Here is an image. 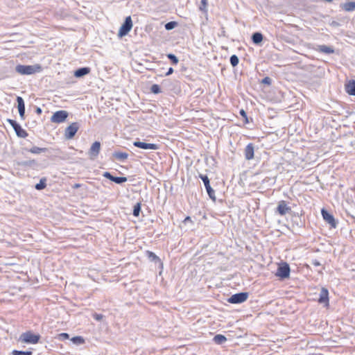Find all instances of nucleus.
Returning <instances> with one entry per match:
<instances>
[{
    "label": "nucleus",
    "instance_id": "1",
    "mask_svg": "<svg viewBox=\"0 0 355 355\" xmlns=\"http://www.w3.org/2000/svg\"><path fill=\"white\" fill-rule=\"evenodd\" d=\"M15 71L21 75H32L42 71V67L40 64L23 65L18 64L15 67Z\"/></svg>",
    "mask_w": 355,
    "mask_h": 355
},
{
    "label": "nucleus",
    "instance_id": "2",
    "mask_svg": "<svg viewBox=\"0 0 355 355\" xmlns=\"http://www.w3.org/2000/svg\"><path fill=\"white\" fill-rule=\"evenodd\" d=\"M40 334H35L31 331L22 333L19 336V340L27 344H36L40 339Z\"/></svg>",
    "mask_w": 355,
    "mask_h": 355
},
{
    "label": "nucleus",
    "instance_id": "3",
    "mask_svg": "<svg viewBox=\"0 0 355 355\" xmlns=\"http://www.w3.org/2000/svg\"><path fill=\"white\" fill-rule=\"evenodd\" d=\"M132 28V21L130 16H128L125 17L124 22L121 25L119 28L118 36L120 38L128 35V33L130 31Z\"/></svg>",
    "mask_w": 355,
    "mask_h": 355
},
{
    "label": "nucleus",
    "instance_id": "4",
    "mask_svg": "<svg viewBox=\"0 0 355 355\" xmlns=\"http://www.w3.org/2000/svg\"><path fill=\"white\" fill-rule=\"evenodd\" d=\"M290 272L291 269L289 265L284 262L278 266L275 275L281 279H284L289 277Z\"/></svg>",
    "mask_w": 355,
    "mask_h": 355
},
{
    "label": "nucleus",
    "instance_id": "5",
    "mask_svg": "<svg viewBox=\"0 0 355 355\" xmlns=\"http://www.w3.org/2000/svg\"><path fill=\"white\" fill-rule=\"evenodd\" d=\"M7 122L13 128L17 137L26 138L28 136L27 132L16 121L8 119Z\"/></svg>",
    "mask_w": 355,
    "mask_h": 355
},
{
    "label": "nucleus",
    "instance_id": "6",
    "mask_svg": "<svg viewBox=\"0 0 355 355\" xmlns=\"http://www.w3.org/2000/svg\"><path fill=\"white\" fill-rule=\"evenodd\" d=\"M199 178L202 180L209 197L216 201L215 191L210 186V182L207 175L199 174Z\"/></svg>",
    "mask_w": 355,
    "mask_h": 355
},
{
    "label": "nucleus",
    "instance_id": "7",
    "mask_svg": "<svg viewBox=\"0 0 355 355\" xmlns=\"http://www.w3.org/2000/svg\"><path fill=\"white\" fill-rule=\"evenodd\" d=\"M248 295L249 294L247 292L238 293L230 297L227 302L231 304H240L246 301Z\"/></svg>",
    "mask_w": 355,
    "mask_h": 355
},
{
    "label": "nucleus",
    "instance_id": "8",
    "mask_svg": "<svg viewBox=\"0 0 355 355\" xmlns=\"http://www.w3.org/2000/svg\"><path fill=\"white\" fill-rule=\"evenodd\" d=\"M69 113L66 110H58L51 116V121L55 123H61L67 119Z\"/></svg>",
    "mask_w": 355,
    "mask_h": 355
},
{
    "label": "nucleus",
    "instance_id": "9",
    "mask_svg": "<svg viewBox=\"0 0 355 355\" xmlns=\"http://www.w3.org/2000/svg\"><path fill=\"white\" fill-rule=\"evenodd\" d=\"M321 214L323 219L331 225V227L336 228L337 226V222L334 218V216L330 214L327 210L324 208H322L321 210Z\"/></svg>",
    "mask_w": 355,
    "mask_h": 355
},
{
    "label": "nucleus",
    "instance_id": "10",
    "mask_svg": "<svg viewBox=\"0 0 355 355\" xmlns=\"http://www.w3.org/2000/svg\"><path fill=\"white\" fill-rule=\"evenodd\" d=\"M100 150H101V143L97 141L94 142L88 152L89 159L92 160H94L98 155Z\"/></svg>",
    "mask_w": 355,
    "mask_h": 355
},
{
    "label": "nucleus",
    "instance_id": "11",
    "mask_svg": "<svg viewBox=\"0 0 355 355\" xmlns=\"http://www.w3.org/2000/svg\"><path fill=\"white\" fill-rule=\"evenodd\" d=\"M79 128V125L78 123H72L69 125L66 129L64 132V136L67 139H72L76 133L77 132Z\"/></svg>",
    "mask_w": 355,
    "mask_h": 355
},
{
    "label": "nucleus",
    "instance_id": "12",
    "mask_svg": "<svg viewBox=\"0 0 355 355\" xmlns=\"http://www.w3.org/2000/svg\"><path fill=\"white\" fill-rule=\"evenodd\" d=\"M133 145L144 150H157L158 149V145L155 144H148L144 141H135L133 142Z\"/></svg>",
    "mask_w": 355,
    "mask_h": 355
},
{
    "label": "nucleus",
    "instance_id": "13",
    "mask_svg": "<svg viewBox=\"0 0 355 355\" xmlns=\"http://www.w3.org/2000/svg\"><path fill=\"white\" fill-rule=\"evenodd\" d=\"M318 302L320 304H329V291L327 288L322 287L320 290Z\"/></svg>",
    "mask_w": 355,
    "mask_h": 355
},
{
    "label": "nucleus",
    "instance_id": "14",
    "mask_svg": "<svg viewBox=\"0 0 355 355\" xmlns=\"http://www.w3.org/2000/svg\"><path fill=\"white\" fill-rule=\"evenodd\" d=\"M291 207H288L286 201L281 200L279 202L278 206L277 207V211L281 216L285 215L286 213L291 211Z\"/></svg>",
    "mask_w": 355,
    "mask_h": 355
},
{
    "label": "nucleus",
    "instance_id": "15",
    "mask_svg": "<svg viewBox=\"0 0 355 355\" xmlns=\"http://www.w3.org/2000/svg\"><path fill=\"white\" fill-rule=\"evenodd\" d=\"M254 145L251 143L248 144L244 150L245 157L247 160H250L254 158Z\"/></svg>",
    "mask_w": 355,
    "mask_h": 355
},
{
    "label": "nucleus",
    "instance_id": "16",
    "mask_svg": "<svg viewBox=\"0 0 355 355\" xmlns=\"http://www.w3.org/2000/svg\"><path fill=\"white\" fill-rule=\"evenodd\" d=\"M112 157L115 158L116 160L123 162L128 157V154L125 152H121L115 150L112 153Z\"/></svg>",
    "mask_w": 355,
    "mask_h": 355
},
{
    "label": "nucleus",
    "instance_id": "17",
    "mask_svg": "<svg viewBox=\"0 0 355 355\" xmlns=\"http://www.w3.org/2000/svg\"><path fill=\"white\" fill-rule=\"evenodd\" d=\"M90 72V68L81 67L74 71V76L76 78H82Z\"/></svg>",
    "mask_w": 355,
    "mask_h": 355
},
{
    "label": "nucleus",
    "instance_id": "18",
    "mask_svg": "<svg viewBox=\"0 0 355 355\" xmlns=\"http://www.w3.org/2000/svg\"><path fill=\"white\" fill-rule=\"evenodd\" d=\"M346 92L352 96H355V80H349L345 85Z\"/></svg>",
    "mask_w": 355,
    "mask_h": 355
},
{
    "label": "nucleus",
    "instance_id": "19",
    "mask_svg": "<svg viewBox=\"0 0 355 355\" xmlns=\"http://www.w3.org/2000/svg\"><path fill=\"white\" fill-rule=\"evenodd\" d=\"M317 50L323 53L331 54L334 53V49L332 46H327V45H319L318 46Z\"/></svg>",
    "mask_w": 355,
    "mask_h": 355
},
{
    "label": "nucleus",
    "instance_id": "20",
    "mask_svg": "<svg viewBox=\"0 0 355 355\" xmlns=\"http://www.w3.org/2000/svg\"><path fill=\"white\" fill-rule=\"evenodd\" d=\"M251 39L254 44L259 45L263 41V36L261 33L255 32L252 35Z\"/></svg>",
    "mask_w": 355,
    "mask_h": 355
},
{
    "label": "nucleus",
    "instance_id": "21",
    "mask_svg": "<svg viewBox=\"0 0 355 355\" xmlns=\"http://www.w3.org/2000/svg\"><path fill=\"white\" fill-rule=\"evenodd\" d=\"M28 152L33 154H40L42 153H46L48 151L47 148H40L37 146H33L31 148L28 150Z\"/></svg>",
    "mask_w": 355,
    "mask_h": 355
},
{
    "label": "nucleus",
    "instance_id": "22",
    "mask_svg": "<svg viewBox=\"0 0 355 355\" xmlns=\"http://www.w3.org/2000/svg\"><path fill=\"white\" fill-rule=\"evenodd\" d=\"M213 340L218 345H222L227 340V338L222 334H217L214 337Z\"/></svg>",
    "mask_w": 355,
    "mask_h": 355
},
{
    "label": "nucleus",
    "instance_id": "23",
    "mask_svg": "<svg viewBox=\"0 0 355 355\" xmlns=\"http://www.w3.org/2000/svg\"><path fill=\"white\" fill-rule=\"evenodd\" d=\"M128 180L126 177H118L112 175V182H114L117 184H123L126 182Z\"/></svg>",
    "mask_w": 355,
    "mask_h": 355
},
{
    "label": "nucleus",
    "instance_id": "24",
    "mask_svg": "<svg viewBox=\"0 0 355 355\" xmlns=\"http://www.w3.org/2000/svg\"><path fill=\"white\" fill-rule=\"evenodd\" d=\"M343 8L346 11H353L355 10V1H348L343 5Z\"/></svg>",
    "mask_w": 355,
    "mask_h": 355
},
{
    "label": "nucleus",
    "instance_id": "25",
    "mask_svg": "<svg viewBox=\"0 0 355 355\" xmlns=\"http://www.w3.org/2000/svg\"><path fill=\"white\" fill-rule=\"evenodd\" d=\"M46 187V179L45 178H43L40 179V182L36 184L35 186V188L37 190H42Z\"/></svg>",
    "mask_w": 355,
    "mask_h": 355
},
{
    "label": "nucleus",
    "instance_id": "26",
    "mask_svg": "<svg viewBox=\"0 0 355 355\" xmlns=\"http://www.w3.org/2000/svg\"><path fill=\"white\" fill-rule=\"evenodd\" d=\"M146 254L148 255V259L150 261H152L155 263L161 261L160 259L154 252H150V251H146Z\"/></svg>",
    "mask_w": 355,
    "mask_h": 355
},
{
    "label": "nucleus",
    "instance_id": "27",
    "mask_svg": "<svg viewBox=\"0 0 355 355\" xmlns=\"http://www.w3.org/2000/svg\"><path fill=\"white\" fill-rule=\"evenodd\" d=\"M141 202H137L136 205H134L133 211H132V214L134 216L137 217L139 216V214L141 212Z\"/></svg>",
    "mask_w": 355,
    "mask_h": 355
},
{
    "label": "nucleus",
    "instance_id": "28",
    "mask_svg": "<svg viewBox=\"0 0 355 355\" xmlns=\"http://www.w3.org/2000/svg\"><path fill=\"white\" fill-rule=\"evenodd\" d=\"M36 164L35 159L22 161L18 163V165L21 166H33Z\"/></svg>",
    "mask_w": 355,
    "mask_h": 355
},
{
    "label": "nucleus",
    "instance_id": "29",
    "mask_svg": "<svg viewBox=\"0 0 355 355\" xmlns=\"http://www.w3.org/2000/svg\"><path fill=\"white\" fill-rule=\"evenodd\" d=\"M71 340L73 344L76 345H81L83 344L85 340L82 336H74L73 337Z\"/></svg>",
    "mask_w": 355,
    "mask_h": 355
},
{
    "label": "nucleus",
    "instance_id": "30",
    "mask_svg": "<svg viewBox=\"0 0 355 355\" xmlns=\"http://www.w3.org/2000/svg\"><path fill=\"white\" fill-rule=\"evenodd\" d=\"M230 64L232 67H236L239 62V59L236 55H232L230 58Z\"/></svg>",
    "mask_w": 355,
    "mask_h": 355
},
{
    "label": "nucleus",
    "instance_id": "31",
    "mask_svg": "<svg viewBox=\"0 0 355 355\" xmlns=\"http://www.w3.org/2000/svg\"><path fill=\"white\" fill-rule=\"evenodd\" d=\"M12 355H32L33 352L31 351H19V350H13L12 352Z\"/></svg>",
    "mask_w": 355,
    "mask_h": 355
},
{
    "label": "nucleus",
    "instance_id": "32",
    "mask_svg": "<svg viewBox=\"0 0 355 355\" xmlns=\"http://www.w3.org/2000/svg\"><path fill=\"white\" fill-rule=\"evenodd\" d=\"M167 57L173 64H177L179 62L178 57L173 53L168 54Z\"/></svg>",
    "mask_w": 355,
    "mask_h": 355
},
{
    "label": "nucleus",
    "instance_id": "33",
    "mask_svg": "<svg viewBox=\"0 0 355 355\" xmlns=\"http://www.w3.org/2000/svg\"><path fill=\"white\" fill-rule=\"evenodd\" d=\"M150 91L155 94H159L162 92L159 85L157 84H154L151 86Z\"/></svg>",
    "mask_w": 355,
    "mask_h": 355
},
{
    "label": "nucleus",
    "instance_id": "34",
    "mask_svg": "<svg viewBox=\"0 0 355 355\" xmlns=\"http://www.w3.org/2000/svg\"><path fill=\"white\" fill-rule=\"evenodd\" d=\"M17 107H18V109L25 108V103H24V101L22 98V97L17 96Z\"/></svg>",
    "mask_w": 355,
    "mask_h": 355
},
{
    "label": "nucleus",
    "instance_id": "35",
    "mask_svg": "<svg viewBox=\"0 0 355 355\" xmlns=\"http://www.w3.org/2000/svg\"><path fill=\"white\" fill-rule=\"evenodd\" d=\"M177 26V22L175 21H170L165 24V28L167 31H171L173 29Z\"/></svg>",
    "mask_w": 355,
    "mask_h": 355
},
{
    "label": "nucleus",
    "instance_id": "36",
    "mask_svg": "<svg viewBox=\"0 0 355 355\" xmlns=\"http://www.w3.org/2000/svg\"><path fill=\"white\" fill-rule=\"evenodd\" d=\"M261 83L265 85H270L272 83V79L270 77L266 76L262 79Z\"/></svg>",
    "mask_w": 355,
    "mask_h": 355
},
{
    "label": "nucleus",
    "instance_id": "37",
    "mask_svg": "<svg viewBox=\"0 0 355 355\" xmlns=\"http://www.w3.org/2000/svg\"><path fill=\"white\" fill-rule=\"evenodd\" d=\"M69 338V335L67 333H62L59 334V339L61 340H67Z\"/></svg>",
    "mask_w": 355,
    "mask_h": 355
},
{
    "label": "nucleus",
    "instance_id": "38",
    "mask_svg": "<svg viewBox=\"0 0 355 355\" xmlns=\"http://www.w3.org/2000/svg\"><path fill=\"white\" fill-rule=\"evenodd\" d=\"M19 116L21 119H25V108L18 109Z\"/></svg>",
    "mask_w": 355,
    "mask_h": 355
},
{
    "label": "nucleus",
    "instance_id": "39",
    "mask_svg": "<svg viewBox=\"0 0 355 355\" xmlns=\"http://www.w3.org/2000/svg\"><path fill=\"white\" fill-rule=\"evenodd\" d=\"M207 6V0H201V6H200V9L201 10H204Z\"/></svg>",
    "mask_w": 355,
    "mask_h": 355
},
{
    "label": "nucleus",
    "instance_id": "40",
    "mask_svg": "<svg viewBox=\"0 0 355 355\" xmlns=\"http://www.w3.org/2000/svg\"><path fill=\"white\" fill-rule=\"evenodd\" d=\"M330 26L333 27H338L340 26V24L336 21H332L331 22H330Z\"/></svg>",
    "mask_w": 355,
    "mask_h": 355
},
{
    "label": "nucleus",
    "instance_id": "41",
    "mask_svg": "<svg viewBox=\"0 0 355 355\" xmlns=\"http://www.w3.org/2000/svg\"><path fill=\"white\" fill-rule=\"evenodd\" d=\"M103 176L111 180V173L110 172H105Z\"/></svg>",
    "mask_w": 355,
    "mask_h": 355
},
{
    "label": "nucleus",
    "instance_id": "42",
    "mask_svg": "<svg viewBox=\"0 0 355 355\" xmlns=\"http://www.w3.org/2000/svg\"><path fill=\"white\" fill-rule=\"evenodd\" d=\"M239 113L243 118H246L247 114L244 110H241Z\"/></svg>",
    "mask_w": 355,
    "mask_h": 355
},
{
    "label": "nucleus",
    "instance_id": "43",
    "mask_svg": "<svg viewBox=\"0 0 355 355\" xmlns=\"http://www.w3.org/2000/svg\"><path fill=\"white\" fill-rule=\"evenodd\" d=\"M173 73V69L172 67H170L168 69V71L166 73V76H170L171 74H172Z\"/></svg>",
    "mask_w": 355,
    "mask_h": 355
},
{
    "label": "nucleus",
    "instance_id": "44",
    "mask_svg": "<svg viewBox=\"0 0 355 355\" xmlns=\"http://www.w3.org/2000/svg\"><path fill=\"white\" fill-rule=\"evenodd\" d=\"M312 264L315 266H319L321 265L320 263L319 262V261H318L316 259L312 261Z\"/></svg>",
    "mask_w": 355,
    "mask_h": 355
},
{
    "label": "nucleus",
    "instance_id": "45",
    "mask_svg": "<svg viewBox=\"0 0 355 355\" xmlns=\"http://www.w3.org/2000/svg\"><path fill=\"white\" fill-rule=\"evenodd\" d=\"M103 318V315H101V314H95L94 315V318L96 320H101Z\"/></svg>",
    "mask_w": 355,
    "mask_h": 355
},
{
    "label": "nucleus",
    "instance_id": "46",
    "mask_svg": "<svg viewBox=\"0 0 355 355\" xmlns=\"http://www.w3.org/2000/svg\"><path fill=\"white\" fill-rule=\"evenodd\" d=\"M42 112V110L40 107H37L36 108V113L38 114H40Z\"/></svg>",
    "mask_w": 355,
    "mask_h": 355
},
{
    "label": "nucleus",
    "instance_id": "47",
    "mask_svg": "<svg viewBox=\"0 0 355 355\" xmlns=\"http://www.w3.org/2000/svg\"><path fill=\"white\" fill-rule=\"evenodd\" d=\"M188 221H191V217L190 216H187L184 220V223H187Z\"/></svg>",
    "mask_w": 355,
    "mask_h": 355
},
{
    "label": "nucleus",
    "instance_id": "48",
    "mask_svg": "<svg viewBox=\"0 0 355 355\" xmlns=\"http://www.w3.org/2000/svg\"><path fill=\"white\" fill-rule=\"evenodd\" d=\"M245 119V123H248V116H246V118H244Z\"/></svg>",
    "mask_w": 355,
    "mask_h": 355
},
{
    "label": "nucleus",
    "instance_id": "49",
    "mask_svg": "<svg viewBox=\"0 0 355 355\" xmlns=\"http://www.w3.org/2000/svg\"><path fill=\"white\" fill-rule=\"evenodd\" d=\"M324 1L331 3L333 1V0H323Z\"/></svg>",
    "mask_w": 355,
    "mask_h": 355
},
{
    "label": "nucleus",
    "instance_id": "50",
    "mask_svg": "<svg viewBox=\"0 0 355 355\" xmlns=\"http://www.w3.org/2000/svg\"><path fill=\"white\" fill-rule=\"evenodd\" d=\"M80 187V185H79V184H75V186H74V187H75V188H78V187Z\"/></svg>",
    "mask_w": 355,
    "mask_h": 355
},
{
    "label": "nucleus",
    "instance_id": "51",
    "mask_svg": "<svg viewBox=\"0 0 355 355\" xmlns=\"http://www.w3.org/2000/svg\"><path fill=\"white\" fill-rule=\"evenodd\" d=\"M349 135H353V132H349Z\"/></svg>",
    "mask_w": 355,
    "mask_h": 355
},
{
    "label": "nucleus",
    "instance_id": "52",
    "mask_svg": "<svg viewBox=\"0 0 355 355\" xmlns=\"http://www.w3.org/2000/svg\"><path fill=\"white\" fill-rule=\"evenodd\" d=\"M119 174H122V175L123 174V173L122 172H121V171H119Z\"/></svg>",
    "mask_w": 355,
    "mask_h": 355
}]
</instances>
